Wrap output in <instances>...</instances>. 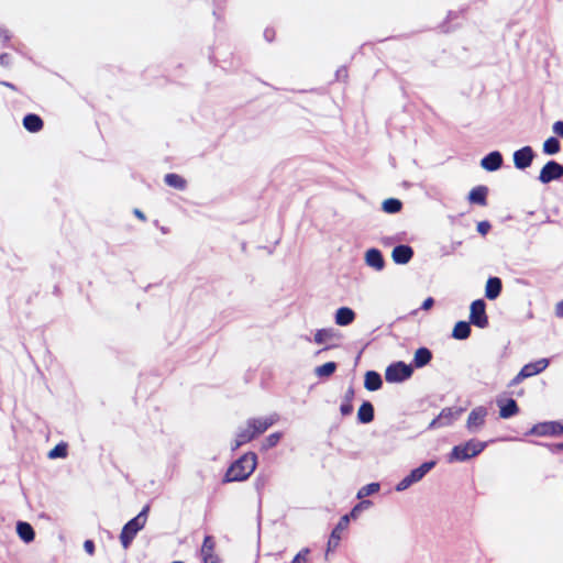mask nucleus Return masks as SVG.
I'll return each instance as SVG.
<instances>
[{
	"label": "nucleus",
	"instance_id": "obj_1",
	"mask_svg": "<svg viewBox=\"0 0 563 563\" xmlns=\"http://www.w3.org/2000/svg\"><path fill=\"white\" fill-rule=\"evenodd\" d=\"M257 464V456L255 453H246L238 461H235L227 471L224 482H241L250 477L255 471Z\"/></svg>",
	"mask_w": 563,
	"mask_h": 563
},
{
	"label": "nucleus",
	"instance_id": "obj_2",
	"mask_svg": "<svg viewBox=\"0 0 563 563\" xmlns=\"http://www.w3.org/2000/svg\"><path fill=\"white\" fill-rule=\"evenodd\" d=\"M486 445V442H482L475 439L455 445L449 455V462H464L468 459H472L482 453Z\"/></svg>",
	"mask_w": 563,
	"mask_h": 563
},
{
	"label": "nucleus",
	"instance_id": "obj_3",
	"mask_svg": "<svg viewBox=\"0 0 563 563\" xmlns=\"http://www.w3.org/2000/svg\"><path fill=\"white\" fill-rule=\"evenodd\" d=\"M148 509L150 507L145 506L136 517L124 525L120 534V541L124 549L130 547L136 533L144 528L147 520Z\"/></svg>",
	"mask_w": 563,
	"mask_h": 563
},
{
	"label": "nucleus",
	"instance_id": "obj_4",
	"mask_svg": "<svg viewBox=\"0 0 563 563\" xmlns=\"http://www.w3.org/2000/svg\"><path fill=\"white\" fill-rule=\"evenodd\" d=\"M435 466L434 461H429L422 463L419 467L412 470L409 475L404 477L397 485L396 490L397 492H404L408 489L411 485L415 483L420 482L424 475L431 471Z\"/></svg>",
	"mask_w": 563,
	"mask_h": 563
},
{
	"label": "nucleus",
	"instance_id": "obj_5",
	"mask_svg": "<svg viewBox=\"0 0 563 563\" xmlns=\"http://www.w3.org/2000/svg\"><path fill=\"white\" fill-rule=\"evenodd\" d=\"M411 365H407L404 362H397L389 365L385 372V378L388 383H400L411 377L412 375Z\"/></svg>",
	"mask_w": 563,
	"mask_h": 563
},
{
	"label": "nucleus",
	"instance_id": "obj_6",
	"mask_svg": "<svg viewBox=\"0 0 563 563\" xmlns=\"http://www.w3.org/2000/svg\"><path fill=\"white\" fill-rule=\"evenodd\" d=\"M462 412V408H444L439 416L430 422L429 428L434 429L451 426L461 417Z\"/></svg>",
	"mask_w": 563,
	"mask_h": 563
},
{
	"label": "nucleus",
	"instance_id": "obj_7",
	"mask_svg": "<svg viewBox=\"0 0 563 563\" xmlns=\"http://www.w3.org/2000/svg\"><path fill=\"white\" fill-rule=\"evenodd\" d=\"M485 308L486 305L482 299L475 300L471 305L470 321L481 329L488 325V318L486 316Z\"/></svg>",
	"mask_w": 563,
	"mask_h": 563
},
{
	"label": "nucleus",
	"instance_id": "obj_8",
	"mask_svg": "<svg viewBox=\"0 0 563 563\" xmlns=\"http://www.w3.org/2000/svg\"><path fill=\"white\" fill-rule=\"evenodd\" d=\"M563 176V165L555 161H549L541 169L539 174V180L542 184H549Z\"/></svg>",
	"mask_w": 563,
	"mask_h": 563
},
{
	"label": "nucleus",
	"instance_id": "obj_9",
	"mask_svg": "<svg viewBox=\"0 0 563 563\" xmlns=\"http://www.w3.org/2000/svg\"><path fill=\"white\" fill-rule=\"evenodd\" d=\"M279 415L274 412L267 417L251 418L246 422L252 428V432L257 437L264 433L269 427L275 424L279 420Z\"/></svg>",
	"mask_w": 563,
	"mask_h": 563
},
{
	"label": "nucleus",
	"instance_id": "obj_10",
	"mask_svg": "<svg viewBox=\"0 0 563 563\" xmlns=\"http://www.w3.org/2000/svg\"><path fill=\"white\" fill-rule=\"evenodd\" d=\"M487 409L483 406L474 408L467 418L466 428L470 432H477L485 423Z\"/></svg>",
	"mask_w": 563,
	"mask_h": 563
},
{
	"label": "nucleus",
	"instance_id": "obj_11",
	"mask_svg": "<svg viewBox=\"0 0 563 563\" xmlns=\"http://www.w3.org/2000/svg\"><path fill=\"white\" fill-rule=\"evenodd\" d=\"M529 433L540 437L559 435L563 433V423L556 421L538 423L532 427Z\"/></svg>",
	"mask_w": 563,
	"mask_h": 563
},
{
	"label": "nucleus",
	"instance_id": "obj_12",
	"mask_svg": "<svg viewBox=\"0 0 563 563\" xmlns=\"http://www.w3.org/2000/svg\"><path fill=\"white\" fill-rule=\"evenodd\" d=\"M341 339L340 333L333 328L320 329L314 333L313 341L317 344H328L323 350L332 349L335 344H331L334 341Z\"/></svg>",
	"mask_w": 563,
	"mask_h": 563
},
{
	"label": "nucleus",
	"instance_id": "obj_13",
	"mask_svg": "<svg viewBox=\"0 0 563 563\" xmlns=\"http://www.w3.org/2000/svg\"><path fill=\"white\" fill-rule=\"evenodd\" d=\"M349 523L350 516L341 517L340 521L338 522L329 538L327 554L339 547V543L341 541V534L349 527Z\"/></svg>",
	"mask_w": 563,
	"mask_h": 563
},
{
	"label": "nucleus",
	"instance_id": "obj_14",
	"mask_svg": "<svg viewBox=\"0 0 563 563\" xmlns=\"http://www.w3.org/2000/svg\"><path fill=\"white\" fill-rule=\"evenodd\" d=\"M533 158V150L530 146H523L514 153L515 167L518 169H526L532 164Z\"/></svg>",
	"mask_w": 563,
	"mask_h": 563
},
{
	"label": "nucleus",
	"instance_id": "obj_15",
	"mask_svg": "<svg viewBox=\"0 0 563 563\" xmlns=\"http://www.w3.org/2000/svg\"><path fill=\"white\" fill-rule=\"evenodd\" d=\"M503 165V156L498 151L490 152L481 161V166L487 172H495Z\"/></svg>",
	"mask_w": 563,
	"mask_h": 563
},
{
	"label": "nucleus",
	"instance_id": "obj_16",
	"mask_svg": "<svg viewBox=\"0 0 563 563\" xmlns=\"http://www.w3.org/2000/svg\"><path fill=\"white\" fill-rule=\"evenodd\" d=\"M256 435L252 432V428L246 422L245 426H242L238 429L235 440L232 444V450L239 449L241 445L249 443Z\"/></svg>",
	"mask_w": 563,
	"mask_h": 563
},
{
	"label": "nucleus",
	"instance_id": "obj_17",
	"mask_svg": "<svg viewBox=\"0 0 563 563\" xmlns=\"http://www.w3.org/2000/svg\"><path fill=\"white\" fill-rule=\"evenodd\" d=\"M216 542L211 536H207L201 547V556L203 563H217L218 558L214 554Z\"/></svg>",
	"mask_w": 563,
	"mask_h": 563
},
{
	"label": "nucleus",
	"instance_id": "obj_18",
	"mask_svg": "<svg viewBox=\"0 0 563 563\" xmlns=\"http://www.w3.org/2000/svg\"><path fill=\"white\" fill-rule=\"evenodd\" d=\"M365 263L375 271H382L385 266L382 252L377 249H369L365 253Z\"/></svg>",
	"mask_w": 563,
	"mask_h": 563
},
{
	"label": "nucleus",
	"instance_id": "obj_19",
	"mask_svg": "<svg viewBox=\"0 0 563 563\" xmlns=\"http://www.w3.org/2000/svg\"><path fill=\"white\" fill-rule=\"evenodd\" d=\"M413 255V251L408 245H398L394 247L391 252V257L397 264H407Z\"/></svg>",
	"mask_w": 563,
	"mask_h": 563
},
{
	"label": "nucleus",
	"instance_id": "obj_20",
	"mask_svg": "<svg viewBox=\"0 0 563 563\" xmlns=\"http://www.w3.org/2000/svg\"><path fill=\"white\" fill-rule=\"evenodd\" d=\"M549 366L548 358H540L536 362L526 364L520 371L522 372V376L531 377L543 372Z\"/></svg>",
	"mask_w": 563,
	"mask_h": 563
},
{
	"label": "nucleus",
	"instance_id": "obj_21",
	"mask_svg": "<svg viewBox=\"0 0 563 563\" xmlns=\"http://www.w3.org/2000/svg\"><path fill=\"white\" fill-rule=\"evenodd\" d=\"M334 320L338 325H349L355 320V312L349 307H341L336 310Z\"/></svg>",
	"mask_w": 563,
	"mask_h": 563
},
{
	"label": "nucleus",
	"instance_id": "obj_22",
	"mask_svg": "<svg viewBox=\"0 0 563 563\" xmlns=\"http://www.w3.org/2000/svg\"><path fill=\"white\" fill-rule=\"evenodd\" d=\"M487 194H488V188L486 186H477L470 191L468 200L471 203L486 206Z\"/></svg>",
	"mask_w": 563,
	"mask_h": 563
},
{
	"label": "nucleus",
	"instance_id": "obj_23",
	"mask_svg": "<svg viewBox=\"0 0 563 563\" xmlns=\"http://www.w3.org/2000/svg\"><path fill=\"white\" fill-rule=\"evenodd\" d=\"M501 291V280L498 277H489L486 287H485V296L489 300L496 299Z\"/></svg>",
	"mask_w": 563,
	"mask_h": 563
},
{
	"label": "nucleus",
	"instance_id": "obj_24",
	"mask_svg": "<svg viewBox=\"0 0 563 563\" xmlns=\"http://www.w3.org/2000/svg\"><path fill=\"white\" fill-rule=\"evenodd\" d=\"M16 533L20 537V539L26 543L32 542L35 538V532L32 526L24 521H19L16 523Z\"/></svg>",
	"mask_w": 563,
	"mask_h": 563
},
{
	"label": "nucleus",
	"instance_id": "obj_25",
	"mask_svg": "<svg viewBox=\"0 0 563 563\" xmlns=\"http://www.w3.org/2000/svg\"><path fill=\"white\" fill-rule=\"evenodd\" d=\"M357 419L361 423H369L374 419V407L369 401H364L357 411Z\"/></svg>",
	"mask_w": 563,
	"mask_h": 563
},
{
	"label": "nucleus",
	"instance_id": "obj_26",
	"mask_svg": "<svg viewBox=\"0 0 563 563\" xmlns=\"http://www.w3.org/2000/svg\"><path fill=\"white\" fill-rule=\"evenodd\" d=\"M382 377L377 372L368 371L365 374L364 386L367 390L375 391L382 387Z\"/></svg>",
	"mask_w": 563,
	"mask_h": 563
},
{
	"label": "nucleus",
	"instance_id": "obj_27",
	"mask_svg": "<svg viewBox=\"0 0 563 563\" xmlns=\"http://www.w3.org/2000/svg\"><path fill=\"white\" fill-rule=\"evenodd\" d=\"M23 126L32 133L38 132L43 128L42 119L36 114H27L23 119Z\"/></svg>",
	"mask_w": 563,
	"mask_h": 563
},
{
	"label": "nucleus",
	"instance_id": "obj_28",
	"mask_svg": "<svg viewBox=\"0 0 563 563\" xmlns=\"http://www.w3.org/2000/svg\"><path fill=\"white\" fill-rule=\"evenodd\" d=\"M432 358V353L430 352L429 349L427 347H420L418 349L416 352H415V356H413V365L417 367V368H420V367H423L426 366L427 364H429V362L431 361Z\"/></svg>",
	"mask_w": 563,
	"mask_h": 563
},
{
	"label": "nucleus",
	"instance_id": "obj_29",
	"mask_svg": "<svg viewBox=\"0 0 563 563\" xmlns=\"http://www.w3.org/2000/svg\"><path fill=\"white\" fill-rule=\"evenodd\" d=\"M470 334L471 327L465 321H459L453 328L452 336L456 340H465L470 336Z\"/></svg>",
	"mask_w": 563,
	"mask_h": 563
},
{
	"label": "nucleus",
	"instance_id": "obj_30",
	"mask_svg": "<svg viewBox=\"0 0 563 563\" xmlns=\"http://www.w3.org/2000/svg\"><path fill=\"white\" fill-rule=\"evenodd\" d=\"M499 416L503 419H508L512 416H515L518 412V406L517 402L514 399H508L506 404L499 406Z\"/></svg>",
	"mask_w": 563,
	"mask_h": 563
},
{
	"label": "nucleus",
	"instance_id": "obj_31",
	"mask_svg": "<svg viewBox=\"0 0 563 563\" xmlns=\"http://www.w3.org/2000/svg\"><path fill=\"white\" fill-rule=\"evenodd\" d=\"M542 150L547 155H555L561 150L559 140L554 136L547 139L543 143Z\"/></svg>",
	"mask_w": 563,
	"mask_h": 563
},
{
	"label": "nucleus",
	"instance_id": "obj_32",
	"mask_svg": "<svg viewBox=\"0 0 563 563\" xmlns=\"http://www.w3.org/2000/svg\"><path fill=\"white\" fill-rule=\"evenodd\" d=\"M165 183L176 189L183 190L186 187V180L177 174H167Z\"/></svg>",
	"mask_w": 563,
	"mask_h": 563
},
{
	"label": "nucleus",
	"instance_id": "obj_33",
	"mask_svg": "<svg viewBox=\"0 0 563 563\" xmlns=\"http://www.w3.org/2000/svg\"><path fill=\"white\" fill-rule=\"evenodd\" d=\"M336 369V364L334 362H328L321 366L316 367L314 374L318 377H329L331 376Z\"/></svg>",
	"mask_w": 563,
	"mask_h": 563
},
{
	"label": "nucleus",
	"instance_id": "obj_34",
	"mask_svg": "<svg viewBox=\"0 0 563 563\" xmlns=\"http://www.w3.org/2000/svg\"><path fill=\"white\" fill-rule=\"evenodd\" d=\"M401 201L395 198H388L383 201L382 208L387 213H396L401 209Z\"/></svg>",
	"mask_w": 563,
	"mask_h": 563
},
{
	"label": "nucleus",
	"instance_id": "obj_35",
	"mask_svg": "<svg viewBox=\"0 0 563 563\" xmlns=\"http://www.w3.org/2000/svg\"><path fill=\"white\" fill-rule=\"evenodd\" d=\"M378 490H379V484L378 483L367 484V485L363 486L357 492V498L358 499H363L364 497L373 495V494L377 493Z\"/></svg>",
	"mask_w": 563,
	"mask_h": 563
},
{
	"label": "nucleus",
	"instance_id": "obj_36",
	"mask_svg": "<svg viewBox=\"0 0 563 563\" xmlns=\"http://www.w3.org/2000/svg\"><path fill=\"white\" fill-rule=\"evenodd\" d=\"M282 435L283 434L280 432H275V433L269 434L263 442L262 449L268 450V449L276 446L278 444V442L280 441Z\"/></svg>",
	"mask_w": 563,
	"mask_h": 563
},
{
	"label": "nucleus",
	"instance_id": "obj_37",
	"mask_svg": "<svg viewBox=\"0 0 563 563\" xmlns=\"http://www.w3.org/2000/svg\"><path fill=\"white\" fill-rule=\"evenodd\" d=\"M67 445L65 443L57 444L54 449L48 452L49 459L66 457Z\"/></svg>",
	"mask_w": 563,
	"mask_h": 563
},
{
	"label": "nucleus",
	"instance_id": "obj_38",
	"mask_svg": "<svg viewBox=\"0 0 563 563\" xmlns=\"http://www.w3.org/2000/svg\"><path fill=\"white\" fill-rule=\"evenodd\" d=\"M371 506H372L371 500H362L353 507V509L351 510V512L347 516H350V519L351 518L356 519L361 511L368 509Z\"/></svg>",
	"mask_w": 563,
	"mask_h": 563
},
{
	"label": "nucleus",
	"instance_id": "obj_39",
	"mask_svg": "<svg viewBox=\"0 0 563 563\" xmlns=\"http://www.w3.org/2000/svg\"><path fill=\"white\" fill-rule=\"evenodd\" d=\"M309 554L308 549L301 550L291 561V563H307V556Z\"/></svg>",
	"mask_w": 563,
	"mask_h": 563
},
{
	"label": "nucleus",
	"instance_id": "obj_40",
	"mask_svg": "<svg viewBox=\"0 0 563 563\" xmlns=\"http://www.w3.org/2000/svg\"><path fill=\"white\" fill-rule=\"evenodd\" d=\"M340 411L343 416H347L350 415L352 411H353V406L352 404L349 401V400H345L341 407H340Z\"/></svg>",
	"mask_w": 563,
	"mask_h": 563
},
{
	"label": "nucleus",
	"instance_id": "obj_41",
	"mask_svg": "<svg viewBox=\"0 0 563 563\" xmlns=\"http://www.w3.org/2000/svg\"><path fill=\"white\" fill-rule=\"evenodd\" d=\"M553 132L563 139V121H556L552 125Z\"/></svg>",
	"mask_w": 563,
	"mask_h": 563
},
{
	"label": "nucleus",
	"instance_id": "obj_42",
	"mask_svg": "<svg viewBox=\"0 0 563 563\" xmlns=\"http://www.w3.org/2000/svg\"><path fill=\"white\" fill-rule=\"evenodd\" d=\"M489 229L490 224L487 221H482L477 224V231L483 235H485L489 231Z\"/></svg>",
	"mask_w": 563,
	"mask_h": 563
},
{
	"label": "nucleus",
	"instance_id": "obj_43",
	"mask_svg": "<svg viewBox=\"0 0 563 563\" xmlns=\"http://www.w3.org/2000/svg\"><path fill=\"white\" fill-rule=\"evenodd\" d=\"M84 549L88 554L92 555L95 552V543L91 540H86L84 542Z\"/></svg>",
	"mask_w": 563,
	"mask_h": 563
},
{
	"label": "nucleus",
	"instance_id": "obj_44",
	"mask_svg": "<svg viewBox=\"0 0 563 563\" xmlns=\"http://www.w3.org/2000/svg\"><path fill=\"white\" fill-rule=\"evenodd\" d=\"M526 376H522V372L520 371L511 380L510 386H515L520 384L523 379H526Z\"/></svg>",
	"mask_w": 563,
	"mask_h": 563
},
{
	"label": "nucleus",
	"instance_id": "obj_45",
	"mask_svg": "<svg viewBox=\"0 0 563 563\" xmlns=\"http://www.w3.org/2000/svg\"><path fill=\"white\" fill-rule=\"evenodd\" d=\"M433 303H434L433 298L429 297V298H427V299L422 302L421 308H422L423 310H429V309L433 306Z\"/></svg>",
	"mask_w": 563,
	"mask_h": 563
},
{
	"label": "nucleus",
	"instance_id": "obj_46",
	"mask_svg": "<svg viewBox=\"0 0 563 563\" xmlns=\"http://www.w3.org/2000/svg\"><path fill=\"white\" fill-rule=\"evenodd\" d=\"M556 316L563 318V300L556 305Z\"/></svg>",
	"mask_w": 563,
	"mask_h": 563
},
{
	"label": "nucleus",
	"instance_id": "obj_47",
	"mask_svg": "<svg viewBox=\"0 0 563 563\" xmlns=\"http://www.w3.org/2000/svg\"><path fill=\"white\" fill-rule=\"evenodd\" d=\"M8 55L7 54H2L0 55V65H7L8 64Z\"/></svg>",
	"mask_w": 563,
	"mask_h": 563
},
{
	"label": "nucleus",
	"instance_id": "obj_48",
	"mask_svg": "<svg viewBox=\"0 0 563 563\" xmlns=\"http://www.w3.org/2000/svg\"><path fill=\"white\" fill-rule=\"evenodd\" d=\"M134 214H135L139 219H141V220H145V216H144V213H143L141 210L135 209V210H134Z\"/></svg>",
	"mask_w": 563,
	"mask_h": 563
},
{
	"label": "nucleus",
	"instance_id": "obj_49",
	"mask_svg": "<svg viewBox=\"0 0 563 563\" xmlns=\"http://www.w3.org/2000/svg\"><path fill=\"white\" fill-rule=\"evenodd\" d=\"M353 395H354L353 389H349L346 393V396H345V400H349L351 402Z\"/></svg>",
	"mask_w": 563,
	"mask_h": 563
},
{
	"label": "nucleus",
	"instance_id": "obj_50",
	"mask_svg": "<svg viewBox=\"0 0 563 563\" xmlns=\"http://www.w3.org/2000/svg\"><path fill=\"white\" fill-rule=\"evenodd\" d=\"M1 85L5 86L8 88H11V89H15V87L12 84L7 82V81H1Z\"/></svg>",
	"mask_w": 563,
	"mask_h": 563
},
{
	"label": "nucleus",
	"instance_id": "obj_51",
	"mask_svg": "<svg viewBox=\"0 0 563 563\" xmlns=\"http://www.w3.org/2000/svg\"><path fill=\"white\" fill-rule=\"evenodd\" d=\"M345 73H346L345 69H340V70H338L336 76L340 77L343 75L345 77L346 76Z\"/></svg>",
	"mask_w": 563,
	"mask_h": 563
},
{
	"label": "nucleus",
	"instance_id": "obj_52",
	"mask_svg": "<svg viewBox=\"0 0 563 563\" xmlns=\"http://www.w3.org/2000/svg\"><path fill=\"white\" fill-rule=\"evenodd\" d=\"M558 450H563V442L556 445Z\"/></svg>",
	"mask_w": 563,
	"mask_h": 563
}]
</instances>
